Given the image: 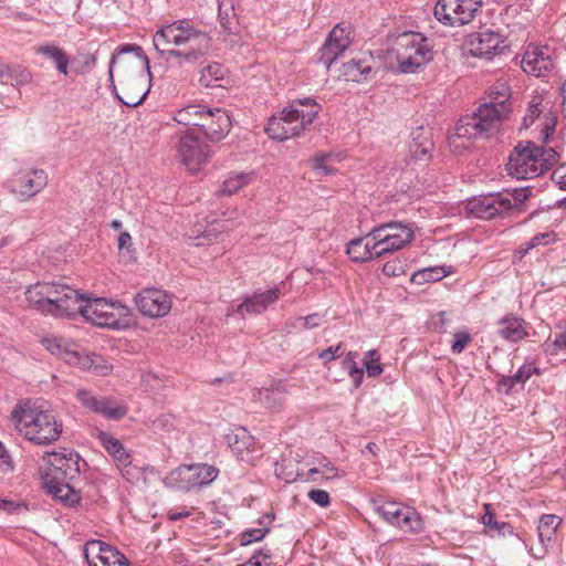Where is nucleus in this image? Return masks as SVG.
<instances>
[{
	"label": "nucleus",
	"instance_id": "obj_1",
	"mask_svg": "<svg viewBox=\"0 0 566 566\" xmlns=\"http://www.w3.org/2000/svg\"><path fill=\"white\" fill-rule=\"evenodd\" d=\"M321 109L322 106L314 97L291 99L279 115H272L268 119L264 132L277 142L301 137L310 129Z\"/></svg>",
	"mask_w": 566,
	"mask_h": 566
},
{
	"label": "nucleus",
	"instance_id": "obj_2",
	"mask_svg": "<svg viewBox=\"0 0 566 566\" xmlns=\"http://www.w3.org/2000/svg\"><path fill=\"white\" fill-rule=\"evenodd\" d=\"M49 468L42 475L43 484L48 493L55 499L73 506L81 500L76 492L69 483L81 472L80 454L77 452L63 449L62 452H50L44 458Z\"/></svg>",
	"mask_w": 566,
	"mask_h": 566
},
{
	"label": "nucleus",
	"instance_id": "obj_3",
	"mask_svg": "<svg viewBox=\"0 0 566 566\" xmlns=\"http://www.w3.org/2000/svg\"><path fill=\"white\" fill-rule=\"evenodd\" d=\"M12 420L20 434L39 446L53 443L63 430V423L55 413L40 407L15 408Z\"/></svg>",
	"mask_w": 566,
	"mask_h": 566
},
{
	"label": "nucleus",
	"instance_id": "obj_4",
	"mask_svg": "<svg viewBox=\"0 0 566 566\" xmlns=\"http://www.w3.org/2000/svg\"><path fill=\"white\" fill-rule=\"evenodd\" d=\"M433 40L422 32L405 31L392 42L397 60V73L415 74L433 60Z\"/></svg>",
	"mask_w": 566,
	"mask_h": 566
},
{
	"label": "nucleus",
	"instance_id": "obj_5",
	"mask_svg": "<svg viewBox=\"0 0 566 566\" xmlns=\"http://www.w3.org/2000/svg\"><path fill=\"white\" fill-rule=\"evenodd\" d=\"M510 116L491 107V104H481L472 115L462 116L455 124V134L461 138H490L499 130L503 122Z\"/></svg>",
	"mask_w": 566,
	"mask_h": 566
},
{
	"label": "nucleus",
	"instance_id": "obj_6",
	"mask_svg": "<svg viewBox=\"0 0 566 566\" xmlns=\"http://www.w3.org/2000/svg\"><path fill=\"white\" fill-rule=\"evenodd\" d=\"M125 306L116 307L114 303H108L102 297H91L84 294L83 301L77 306L76 315L80 314L85 321L101 327L122 329L127 322L120 318Z\"/></svg>",
	"mask_w": 566,
	"mask_h": 566
},
{
	"label": "nucleus",
	"instance_id": "obj_7",
	"mask_svg": "<svg viewBox=\"0 0 566 566\" xmlns=\"http://www.w3.org/2000/svg\"><path fill=\"white\" fill-rule=\"evenodd\" d=\"M45 314L56 317H74L84 293L59 282H46Z\"/></svg>",
	"mask_w": 566,
	"mask_h": 566
},
{
	"label": "nucleus",
	"instance_id": "obj_8",
	"mask_svg": "<svg viewBox=\"0 0 566 566\" xmlns=\"http://www.w3.org/2000/svg\"><path fill=\"white\" fill-rule=\"evenodd\" d=\"M218 473L217 468L203 463L180 465L165 478V484L180 491H190L210 484Z\"/></svg>",
	"mask_w": 566,
	"mask_h": 566
},
{
	"label": "nucleus",
	"instance_id": "obj_9",
	"mask_svg": "<svg viewBox=\"0 0 566 566\" xmlns=\"http://www.w3.org/2000/svg\"><path fill=\"white\" fill-rule=\"evenodd\" d=\"M166 25V36L172 39V44L177 49H181L182 45H188L186 50L200 49L201 54L197 57V63L207 55L211 43L208 32L195 28L187 19L175 20ZM163 34L165 35V32Z\"/></svg>",
	"mask_w": 566,
	"mask_h": 566
},
{
	"label": "nucleus",
	"instance_id": "obj_10",
	"mask_svg": "<svg viewBox=\"0 0 566 566\" xmlns=\"http://www.w3.org/2000/svg\"><path fill=\"white\" fill-rule=\"evenodd\" d=\"M481 7V0H438L433 14L443 25L455 28L470 23Z\"/></svg>",
	"mask_w": 566,
	"mask_h": 566
},
{
	"label": "nucleus",
	"instance_id": "obj_11",
	"mask_svg": "<svg viewBox=\"0 0 566 566\" xmlns=\"http://www.w3.org/2000/svg\"><path fill=\"white\" fill-rule=\"evenodd\" d=\"M353 42V29L350 24L337 23L328 33L323 45L317 52L316 63L331 71L334 63L343 56Z\"/></svg>",
	"mask_w": 566,
	"mask_h": 566
},
{
	"label": "nucleus",
	"instance_id": "obj_12",
	"mask_svg": "<svg viewBox=\"0 0 566 566\" xmlns=\"http://www.w3.org/2000/svg\"><path fill=\"white\" fill-rule=\"evenodd\" d=\"M375 512L387 523L395 525L407 533L423 531V520L412 507L397 502H385L375 505Z\"/></svg>",
	"mask_w": 566,
	"mask_h": 566
},
{
	"label": "nucleus",
	"instance_id": "obj_13",
	"mask_svg": "<svg viewBox=\"0 0 566 566\" xmlns=\"http://www.w3.org/2000/svg\"><path fill=\"white\" fill-rule=\"evenodd\" d=\"M534 142H520L509 156L505 169L516 179L526 180L538 177V164L534 150Z\"/></svg>",
	"mask_w": 566,
	"mask_h": 566
},
{
	"label": "nucleus",
	"instance_id": "obj_14",
	"mask_svg": "<svg viewBox=\"0 0 566 566\" xmlns=\"http://www.w3.org/2000/svg\"><path fill=\"white\" fill-rule=\"evenodd\" d=\"M76 398L83 407L108 420H120L128 412V408L119 403L115 398L96 396L91 390H77Z\"/></svg>",
	"mask_w": 566,
	"mask_h": 566
},
{
	"label": "nucleus",
	"instance_id": "obj_15",
	"mask_svg": "<svg viewBox=\"0 0 566 566\" xmlns=\"http://www.w3.org/2000/svg\"><path fill=\"white\" fill-rule=\"evenodd\" d=\"M178 153L189 169H197L212 155V150L197 134V129L188 128L179 139Z\"/></svg>",
	"mask_w": 566,
	"mask_h": 566
},
{
	"label": "nucleus",
	"instance_id": "obj_16",
	"mask_svg": "<svg viewBox=\"0 0 566 566\" xmlns=\"http://www.w3.org/2000/svg\"><path fill=\"white\" fill-rule=\"evenodd\" d=\"M166 30H168V28L164 24L153 35V44L159 57L179 67L197 64V57L201 54L200 49L185 50L166 48L168 44H172V39L163 34L164 32L166 33Z\"/></svg>",
	"mask_w": 566,
	"mask_h": 566
},
{
	"label": "nucleus",
	"instance_id": "obj_17",
	"mask_svg": "<svg viewBox=\"0 0 566 566\" xmlns=\"http://www.w3.org/2000/svg\"><path fill=\"white\" fill-rule=\"evenodd\" d=\"M199 118L200 124L198 129L211 143L222 140L231 130L232 122L228 113L222 108H211L206 106Z\"/></svg>",
	"mask_w": 566,
	"mask_h": 566
},
{
	"label": "nucleus",
	"instance_id": "obj_18",
	"mask_svg": "<svg viewBox=\"0 0 566 566\" xmlns=\"http://www.w3.org/2000/svg\"><path fill=\"white\" fill-rule=\"evenodd\" d=\"M468 211L480 219H493L512 210V202L505 193H489L480 198H473L467 203Z\"/></svg>",
	"mask_w": 566,
	"mask_h": 566
},
{
	"label": "nucleus",
	"instance_id": "obj_19",
	"mask_svg": "<svg viewBox=\"0 0 566 566\" xmlns=\"http://www.w3.org/2000/svg\"><path fill=\"white\" fill-rule=\"evenodd\" d=\"M48 185V174L43 169H30L15 174L10 181V191L20 200H28Z\"/></svg>",
	"mask_w": 566,
	"mask_h": 566
},
{
	"label": "nucleus",
	"instance_id": "obj_20",
	"mask_svg": "<svg viewBox=\"0 0 566 566\" xmlns=\"http://www.w3.org/2000/svg\"><path fill=\"white\" fill-rule=\"evenodd\" d=\"M140 313L148 317H163L171 310V297L163 290L144 289L135 297Z\"/></svg>",
	"mask_w": 566,
	"mask_h": 566
},
{
	"label": "nucleus",
	"instance_id": "obj_21",
	"mask_svg": "<svg viewBox=\"0 0 566 566\" xmlns=\"http://www.w3.org/2000/svg\"><path fill=\"white\" fill-rule=\"evenodd\" d=\"M470 52L472 55L491 60L506 48L505 39L492 30L472 33L469 36Z\"/></svg>",
	"mask_w": 566,
	"mask_h": 566
},
{
	"label": "nucleus",
	"instance_id": "obj_22",
	"mask_svg": "<svg viewBox=\"0 0 566 566\" xmlns=\"http://www.w3.org/2000/svg\"><path fill=\"white\" fill-rule=\"evenodd\" d=\"M373 57H353L343 63L338 69V77L347 82L363 84L373 80L376 75Z\"/></svg>",
	"mask_w": 566,
	"mask_h": 566
},
{
	"label": "nucleus",
	"instance_id": "obj_23",
	"mask_svg": "<svg viewBox=\"0 0 566 566\" xmlns=\"http://www.w3.org/2000/svg\"><path fill=\"white\" fill-rule=\"evenodd\" d=\"M226 439L237 459L245 462L252 460L251 452L254 447V438L247 429L242 427L235 428L226 436Z\"/></svg>",
	"mask_w": 566,
	"mask_h": 566
},
{
	"label": "nucleus",
	"instance_id": "obj_24",
	"mask_svg": "<svg viewBox=\"0 0 566 566\" xmlns=\"http://www.w3.org/2000/svg\"><path fill=\"white\" fill-rule=\"evenodd\" d=\"M522 67L528 74L544 76L554 67V61L543 48H535L523 55Z\"/></svg>",
	"mask_w": 566,
	"mask_h": 566
},
{
	"label": "nucleus",
	"instance_id": "obj_25",
	"mask_svg": "<svg viewBox=\"0 0 566 566\" xmlns=\"http://www.w3.org/2000/svg\"><path fill=\"white\" fill-rule=\"evenodd\" d=\"M280 293L279 287H273L264 292H255L238 306L237 312L241 315L245 313L261 314L279 298Z\"/></svg>",
	"mask_w": 566,
	"mask_h": 566
},
{
	"label": "nucleus",
	"instance_id": "obj_26",
	"mask_svg": "<svg viewBox=\"0 0 566 566\" xmlns=\"http://www.w3.org/2000/svg\"><path fill=\"white\" fill-rule=\"evenodd\" d=\"M497 325V334L503 339L512 343L521 342L528 335L526 331V322L512 313L502 317Z\"/></svg>",
	"mask_w": 566,
	"mask_h": 566
},
{
	"label": "nucleus",
	"instance_id": "obj_27",
	"mask_svg": "<svg viewBox=\"0 0 566 566\" xmlns=\"http://www.w3.org/2000/svg\"><path fill=\"white\" fill-rule=\"evenodd\" d=\"M486 96L488 101L485 103L491 104V107L507 116L512 114V91L505 82H496L490 86Z\"/></svg>",
	"mask_w": 566,
	"mask_h": 566
},
{
	"label": "nucleus",
	"instance_id": "obj_28",
	"mask_svg": "<svg viewBox=\"0 0 566 566\" xmlns=\"http://www.w3.org/2000/svg\"><path fill=\"white\" fill-rule=\"evenodd\" d=\"M127 53H134L135 56L143 62L145 70L148 74V77H149V80H151L150 61H149V57L147 56V54L145 53L144 49L140 45L135 44V43H125V44L117 46V49L113 53V55L109 60V63H108V81H109L111 87L113 90H115L114 65H115L118 56H120L122 54H127Z\"/></svg>",
	"mask_w": 566,
	"mask_h": 566
},
{
	"label": "nucleus",
	"instance_id": "obj_29",
	"mask_svg": "<svg viewBox=\"0 0 566 566\" xmlns=\"http://www.w3.org/2000/svg\"><path fill=\"white\" fill-rule=\"evenodd\" d=\"M97 438L118 468H127L130 464V454L118 439L106 431H101Z\"/></svg>",
	"mask_w": 566,
	"mask_h": 566
},
{
	"label": "nucleus",
	"instance_id": "obj_30",
	"mask_svg": "<svg viewBox=\"0 0 566 566\" xmlns=\"http://www.w3.org/2000/svg\"><path fill=\"white\" fill-rule=\"evenodd\" d=\"M35 52L36 54H40L53 62L56 71L60 74H63L64 76L69 75V66L71 61L70 56L63 49L54 44H45L36 48Z\"/></svg>",
	"mask_w": 566,
	"mask_h": 566
},
{
	"label": "nucleus",
	"instance_id": "obj_31",
	"mask_svg": "<svg viewBox=\"0 0 566 566\" xmlns=\"http://www.w3.org/2000/svg\"><path fill=\"white\" fill-rule=\"evenodd\" d=\"M413 231L400 222H390V230L387 238L386 248H406L413 240Z\"/></svg>",
	"mask_w": 566,
	"mask_h": 566
},
{
	"label": "nucleus",
	"instance_id": "obj_32",
	"mask_svg": "<svg viewBox=\"0 0 566 566\" xmlns=\"http://www.w3.org/2000/svg\"><path fill=\"white\" fill-rule=\"evenodd\" d=\"M207 105L203 104H189L180 109H178L174 116V119L181 125L199 127L200 120L199 118L203 115Z\"/></svg>",
	"mask_w": 566,
	"mask_h": 566
},
{
	"label": "nucleus",
	"instance_id": "obj_33",
	"mask_svg": "<svg viewBox=\"0 0 566 566\" xmlns=\"http://www.w3.org/2000/svg\"><path fill=\"white\" fill-rule=\"evenodd\" d=\"M227 69L218 63L211 62L200 71L199 82L205 87L221 86V81L227 74Z\"/></svg>",
	"mask_w": 566,
	"mask_h": 566
},
{
	"label": "nucleus",
	"instance_id": "obj_34",
	"mask_svg": "<svg viewBox=\"0 0 566 566\" xmlns=\"http://www.w3.org/2000/svg\"><path fill=\"white\" fill-rule=\"evenodd\" d=\"M450 269L451 268L447 269L444 266L423 268V269L416 271L411 275L410 281L418 285H422L426 283H431V282H438L451 273Z\"/></svg>",
	"mask_w": 566,
	"mask_h": 566
},
{
	"label": "nucleus",
	"instance_id": "obj_35",
	"mask_svg": "<svg viewBox=\"0 0 566 566\" xmlns=\"http://www.w3.org/2000/svg\"><path fill=\"white\" fill-rule=\"evenodd\" d=\"M534 150L537 160L538 176L545 174L559 161V154L552 147L539 146L534 143Z\"/></svg>",
	"mask_w": 566,
	"mask_h": 566
},
{
	"label": "nucleus",
	"instance_id": "obj_36",
	"mask_svg": "<svg viewBox=\"0 0 566 566\" xmlns=\"http://www.w3.org/2000/svg\"><path fill=\"white\" fill-rule=\"evenodd\" d=\"M46 282H38L28 286L25 291V298L29 305L42 313H45L46 305Z\"/></svg>",
	"mask_w": 566,
	"mask_h": 566
},
{
	"label": "nucleus",
	"instance_id": "obj_37",
	"mask_svg": "<svg viewBox=\"0 0 566 566\" xmlns=\"http://www.w3.org/2000/svg\"><path fill=\"white\" fill-rule=\"evenodd\" d=\"M235 18L232 0H221L218 8V19L222 30L228 34L234 33Z\"/></svg>",
	"mask_w": 566,
	"mask_h": 566
},
{
	"label": "nucleus",
	"instance_id": "obj_38",
	"mask_svg": "<svg viewBox=\"0 0 566 566\" xmlns=\"http://www.w3.org/2000/svg\"><path fill=\"white\" fill-rule=\"evenodd\" d=\"M358 354L356 352H348L343 359V368L348 370L349 376L353 378L354 387L358 388L364 378V368L359 367L356 363Z\"/></svg>",
	"mask_w": 566,
	"mask_h": 566
},
{
	"label": "nucleus",
	"instance_id": "obj_39",
	"mask_svg": "<svg viewBox=\"0 0 566 566\" xmlns=\"http://www.w3.org/2000/svg\"><path fill=\"white\" fill-rule=\"evenodd\" d=\"M532 187H521V188H507L503 191H500L501 193L507 195V199L510 202H512V210H521L522 205L530 198L532 195Z\"/></svg>",
	"mask_w": 566,
	"mask_h": 566
},
{
	"label": "nucleus",
	"instance_id": "obj_40",
	"mask_svg": "<svg viewBox=\"0 0 566 566\" xmlns=\"http://www.w3.org/2000/svg\"><path fill=\"white\" fill-rule=\"evenodd\" d=\"M250 176L248 174H237L227 178L220 189L221 195L231 196L238 192L243 186L249 184Z\"/></svg>",
	"mask_w": 566,
	"mask_h": 566
},
{
	"label": "nucleus",
	"instance_id": "obj_41",
	"mask_svg": "<svg viewBox=\"0 0 566 566\" xmlns=\"http://www.w3.org/2000/svg\"><path fill=\"white\" fill-rule=\"evenodd\" d=\"M490 505L485 504L486 513L482 516V523L492 530H495L499 532V534L505 536V535H512L513 534V526L506 522H499L495 518V514L489 511Z\"/></svg>",
	"mask_w": 566,
	"mask_h": 566
},
{
	"label": "nucleus",
	"instance_id": "obj_42",
	"mask_svg": "<svg viewBox=\"0 0 566 566\" xmlns=\"http://www.w3.org/2000/svg\"><path fill=\"white\" fill-rule=\"evenodd\" d=\"M390 230V222L384 223L375 229H373L367 234V242L364 248H377L379 245L387 247V238H384L388 234Z\"/></svg>",
	"mask_w": 566,
	"mask_h": 566
},
{
	"label": "nucleus",
	"instance_id": "obj_43",
	"mask_svg": "<svg viewBox=\"0 0 566 566\" xmlns=\"http://www.w3.org/2000/svg\"><path fill=\"white\" fill-rule=\"evenodd\" d=\"M258 395L259 400L271 409L281 407L284 400L283 392L279 389H260Z\"/></svg>",
	"mask_w": 566,
	"mask_h": 566
},
{
	"label": "nucleus",
	"instance_id": "obj_44",
	"mask_svg": "<svg viewBox=\"0 0 566 566\" xmlns=\"http://www.w3.org/2000/svg\"><path fill=\"white\" fill-rule=\"evenodd\" d=\"M542 101L538 96L533 97L528 104L526 114L523 117V127L525 129L530 128L537 118H539L541 114L543 113Z\"/></svg>",
	"mask_w": 566,
	"mask_h": 566
},
{
	"label": "nucleus",
	"instance_id": "obj_45",
	"mask_svg": "<svg viewBox=\"0 0 566 566\" xmlns=\"http://www.w3.org/2000/svg\"><path fill=\"white\" fill-rule=\"evenodd\" d=\"M392 251L394 250H379L374 254L371 250H345V253L353 262L364 263L373 260L374 258H380L382 254Z\"/></svg>",
	"mask_w": 566,
	"mask_h": 566
},
{
	"label": "nucleus",
	"instance_id": "obj_46",
	"mask_svg": "<svg viewBox=\"0 0 566 566\" xmlns=\"http://www.w3.org/2000/svg\"><path fill=\"white\" fill-rule=\"evenodd\" d=\"M108 544L102 541H90L84 546V556L88 565L91 566L92 559L98 562L99 556L107 548Z\"/></svg>",
	"mask_w": 566,
	"mask_h": 566
},
{
	"label": "nucleus",
	"instance_id": "obj_47",
	"mask_svg": "<svg viewBox=\"0 0 566 566\" xmlns=\"http://www.w3.org/2000/svg\"><path fill=\"white\" fill-rule=\"evenodd\" d=\"M329 154L326 153H318L313 158L312 168L314 171H316L317 175L322 176H332L335 175L336 168L332 166H327L326 161L329 158Z\"/></svg>",
	"mask_w": 566,
	"mask_h": 566
},
{
	"label": "nucleus",
	"instance_id": "obj_48",
	"mask_svg": "<svg viewBox=\"0 0 566 566\" xmlns=\"http://www.w3.org/2000/svg\"><path fill=\"white\" fill-rule=\"evenodd\" d=\"M122 559H124V555L108 545L104 553L99 556L98 562L92 559L91 566H111L112 564L116 563V560Z\"/></svg>",
	"mask_w": 566,
	"mask_h": 566
},
{
	"label": "nucleus",
	"instance_id": "obj_49",
	"mask_svg": "<svg viewBox=\"0 0 566 566\" xmlns=\"http://www.w3.org/2000/svg\"><path fill=\"white\" fill-rule=\"evenodd\" d=\"M541 369L534 364H524L512 375L515 384L524 385L533 375H539Z\"/></svg>",
	"mask_w": 566,
	"mask_h": 566
},
{
	"label": "nucleus",
	"instance_id": "obj_50",
	"mask_svg": "<svg viewBox=\"0 0 566 566\" xmlns=\"http://www.w3.org/2000/svg\"><path fill=\"white\" fill-rule=\"evenodd\" d=\"M556 241H557V235L554 231L537 233L530 241H527L525 243L524 248H538L541 245L553 244Z\"/></svg>",
	"mask_w": 566,
	"mask_h": 566
},
{
	"label": "nucleus",
	"instance_id": "obj_51",
	"mask_svg": "<svg viewBox=\"0 0 566 566\" xmlns=\"http://www.w3.org/2000/svg\"><path fill=\"white\" fill-rule=\"evenodd\" d=\"M268 532L269 527L248 530L241 534L240 544L242 546H247L254 542H259L266 535Z\"/></svg>",
	"mask_w": 566,
	"mask_h": 566
},
{
	"label": "nucleus",
	"instance_id": "obj_52",
	"mask_svg": "<svg viewBox=\"0 0 566 566\" xmlns=\"http://www.w3.org/2000/svg\"><path fill=\"white\" fill-rule=\"evenodd\" d=\"M67 342L59 337H45L42 340L43 346L53 355L60 357Z\"/></svg>",
	"mask_w": 566,
	"mask_h": 566
},
{
	"label": "nucleus",
	"instance_id": "obj_53",
	"mask_svg": "<svg viewBox=\"0 0 566 566\" xmlns=\"http://www.w3.org/2000/svg\"><path fill=\"white\" fill-rule=\"evenodd\" d=\"M406 266L400 260H391L384 264L382 272L387 276H399L405 274Z\"/></svg>",
	"mask_w": 566,
	"mask_h": 566
},
{
	"label": "nucleus",
	"instance_id": "obj_54",
	"mask_svg": "<svg viewBox=\"0 0 566 566\" xmlns=\"http://www.w3.org/2000/svg\"><path fill=\"white\" fill-rule=\"evenodd\" d=\"M432 145H423L421 143H417L416 138H413V143L410 144V153L416 160H426L430 157V147Z\"/></svg>",
	"mask_w": 566,
	"mask_h": 566
},
{
	"label": "nucleus",
	"instance_id": "obj_55",
	"mask_svg": "<svg viewBox=\"0 0 566 566\" xmlns=\"http://www.w3.org/2000/svg\"><path fill=\"white\" fill-rule=\"evenodd\" d=\"M307 496L321 507H327L331 504L329 493L325 490L313 489L308 492Z\"/></svg>",
	"mask_w": 566,
	"mask_h": 566
},
{
	"label": "nucleus",
	"instance_id": "obj_56",
	"mask_svg": "<svg viewBox=\"0 0 566 566\" xmlns=\"http://www.w3.org/2000/svg\"><path fill=\"white\" fill-rule=\"evenodd\" d=\"M471 342V336L467 332H458L454 334V339L451 345V350L454 354H460L464 350L467 345Z\"/></svg>",
	"mask_w": 566,
	"mask_h": 566
},
{
	"label": "nucleus",
	"instance_id": "obj_57",
	"mask_svg": "<svg viewBox=\"0 0 566 566\" xmlns=\"http://www.w3.org/2000/svg\"><path fill=\"white\" fill-rule=\"evenodd\" d=\"M112 91L115 93V96L116 98L125 106L127 107H130V108H134V107H137L139 106L140 104L144 103V101L146 99L149 91H150V84L148 85V87L142 93V95L138 97V98H135V97H128L127 99L123 98L122 96H119L116 92V88Z\"/></svg>",
	"mask_w": 566,
	"mask_h": 566
},
{
	"label": "nucleus",
	"instance_id": "obj_58",
	"mask_svg": "<svg viewBox=\"0 0 566 566\" xmlns=\"http://www.w3.org/2000/svg\"><path fill=\"white\" fill-rule=\"evenodd\" d=\"M96 63H97L96 56L94 54H88L85 56L84 61L80 65H77L73 69V72L76 75H84V74L91 72L96 66Z\"/></svg>",
	"mask_w": 566,
	"mask_h": 566
},
{
	"label": "nucleus",
	"instance_id": "obj_59",
	"mask_svg": "<svg viewBox=\"0 0 566 566\" xmlns=\"http://www.w3.org/2000/svg\"><path fill=\"white\" fill-rule=\"evenodd\" d=\"M560 523H562V520L557 515L544 514L541 517L539 527H538L541 535H543L544 528H551L553 532L556 531V528L558 527V525Z\"/></svg>",
	"mask_w": 566,
	"mask_h": 566
},
{
	"label": "nucleus",
	"instance_id": "obj_60",
	"mask_svg": "<svg viewBox=\"0 0 566 566\" xmlns=\"http://www.w3.org/2000/svg\"><path fill=\"white\" fill-rule=\"evenodd\" d=\"M343 347V343H338L335 346H329L326 349H323L318 353V358L323 360V364L326 365L329 361L336 359L339 356V350Z\"/></svg>",
	"mask_w": 566,
	"mask_h": 566
},
{
	"label": "nucleus",
	"instance_id": "obj_61",
	"mask_svg": "<svg viewBox=\"0 0 566 566\" xmlns=\"http://www.w3.org/2000/svg\"><path fill=\"white\" fill-rule=\"evenodd\" d=\"M515 386H516V384L512 376L501 375L497 380V384H496V390L500 394H504V395L509 396L512 394V390Z\"/></svg>",
	"mask_w": 566,
	"mask_h": 566
},
{
	"label": "nucleus",
	"instance_id": "obj_62",
	"mask_svg": "<svg viewBox=\"0 0 566 566\" xmlns=\"http://www.w3.org/2000/svg\"><path fill=\"white\" fill-rule=\"evenodd\" d=\"M60 358L71 365L77 364L80 361V355L75 349V346L70 343L65 344Z\"/></svg>",
	"mask_w": 566,
	"mask_h": 566
},
{
	"label": "nucleus",
	"instance_id": "obj_63",
	"mask_svg": "<svg viewBox=\"0 0 566 566\" xmlns=\"http://www.w3.org/2000/svg\"><path fill=\"white\" fill-rule=\"evenodd\" d=\"M319 467L322 470L323 479L331 480L337 476V468L327 458H323L319 461Z\"/></svg>",
	"mask_w": 566,
	"mask_h": 566
},
{
	"label": "nucleus",
	"instance_id": "obj_64",
	"mask_svg": "<svg viewBox=\"0 0 566 566\" xmlns=\"http://www.w3.org/2000/svg\"><path fill=\"white\" fill-rule=\"evenodd\" d=\"M551 180L562 190L563 182L566 184V161L552 172Z\"/></svg>",
	"mask_w": 566,
	"mask_h": 566
}]
</instances>
